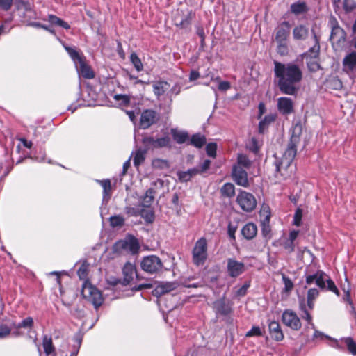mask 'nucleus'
<instances>
[{"label":"nucleus","instance_id":"f257e3e1","mask_svg":"<svg viewBox=\"0 0 356 356\" xmlns=\"http://www.w3.org/2000/svg\"><path fill=\"white\" fill-rule=\"evenodd\" d=\"M275 81L280 91L284 95H296L303 78L300 67L294 63H283L274 60Z\"/></svg>","mask_w":356,"mask_h":356},{"label":"nucleus","instance_id":"f03ea898","mask_svg":"<svg viewBox=\"0 0 356 356\" xmlns=\"http://www.w3.org/2000/svg\"><path fill=\"white\" fill-rule=\"evenodd\" d=\"M331 28L330 40L335 51L341 49L346 42V32L339 26L335 17H331L329 20Z\"/></svg>","mask_w":356,"mask_h":356},{"label":"nucleus","instance_id":"7ed1b4c3","mask_svg":"<svg viewBox=\"0 0 356 356\" xmlns=\"http://www.w3.org/2000/svg\"><path fill=\"white\" fill-rule=\"evenodd\" d=\"M81 294L84 298L91 302L96 309L101 306L103 302L101 292L88 282L83 283Z\"/></svg>","mask_w":356,"mask_h":356},{"label":"nucleus","instance_id":"20e7f679","mask_svg":"<svg viewBox=\"0 0 356 356\" xmlns=\"http://www.w3.org/2000/svg\"><path fill=\"white\" fill-rule=\"evenodd\" d=\"M207 257V242L205 238L202 237L197 240L193 250V261L197 265H202Z\"/></svg>","mask_w":356,"mask_h":356},{"label":"nucleus","instance_id":"39448f33","mask_svg":"<svg viewBox=\"0 0 356 356\" xmlns=\"http://www.w3.org/2000/svg\"><path fill=\"white\" fill-rule=\"evenodd\" d=\"M142 269L150 274L156 273L163 268V263L159 257L155 255L145 257L140 264Z\"/></svg>","mask_w":356,"mask_h":356},{"label":"nucleus","instance_id":"423d86ee","mask_svg":"<svg viewBox=\"0 0 356 356\" xmlns=\"http://www.w3.org/2000/svg\"><path fill=\"white\" fill-rule=\"evenodd\" d=\"M236 202L241 209L245 212L252 211L257 206V200L254 196L245 191H241L238 193Z\"/></svg>","mask_w":356,"mask_h":356},{"label":"nucleus","instance_id":"0eeeda50","mask_svg":"<svg viewBox=\"0 0 356 356\" xmlns=\"http://www.w3.org/2000/svg\"><path fill=\"white\" fill-rule=\"evenodd\" d=\"M282 320L285 325L293 330L298 331L302 327L300 318L292 310L286 309L284 311L282 315Z\"/></svg>","mask_w":356,"mask_h":356},{"label":"nucleus","instance_id":"6e6552de","mask_svg":"<svg viewBox=\"0 0 356 356\" xmlns=\"http://www.w3.org/2000/svg\"><path fill=\"white\" fill-rule=\"evenodd\" d=\"M245 271V266L243 262L238 261L234 258L227 259V273L230 277H238Z\"/></svg>","mask_w":356,"mask_h":356},{"label":"nucleus","instance_id":"1a4fd4ad","mask_svg":"<svg viewBox=\"0 0 356 356\" xmlns=\"http://www.w3.org/2000/svg\"><path fill=\"white\" fill-rule=\"evenodd\" d=\"M159 119V115L154 110L146 109L141 113L140 118V126L142 129H146L155 124Z\"/></svg>","mask_w":356,"mask_h":356},{"label":"nucleus","instance_id":"9d476101","mask_svg":"<svg viewBox=\"0 0 356 356\" xmlns=\"http://www.w3.org/2000/svg\"><path fill=\"white\" fill-rule=\"evenodd\" d=\"M135 273V266L129 262L127 263L122 268V273L124 276L123 280H121L116 279L113 282V284L115 286H117L119 284H122L123 286L128 285L133 280Z\"/></svg>","mask_w":356,"mask_h":356},{"label":"nucleus","instance_id":"9b49d317","mask_svg":"<svg viewBox=\"0 0 356 356\" xmlns=\"http://www.w3.org/2000/svg\"><path fill=\"white\" fill-rule=\"evenodd\" d=\"M342 70L348 74L356 72V51L348 52L342 61Z\"/></svg>","mask_w":356,"mask_h":356},{"label":"nucleus","instance_id":"f8f14e48","mask_svg":"<svg viewBox=\"0 0 356 356\" xmlns=\"http://www.w3.org/2000/svg\"><path fill=\"white\" fill-rule=\"evenodd\" d=\"M327 275L321 271L318 270L313 275H309L306 277V284L311 285L315 283L320 289H324L326 287L325 280Z\"/></svg>","mask_w":356,"mask_h":356},{"label":"nucleus","instance_id":"ddd939ff","mask_svg":"<svg viewBox=\"0 0 356 356\" xmlns=\"http://www.w3.org/2000/svg\"><path fill=\"white\" fill-rule=\"evenodd\" d=\"M213 310L217 314L227 316L232 312V305L229 301L220 298L213 302Z\"/></svg>","mask_w":356,"mask_h":356},{"label":"nucleus","instance_id":"4468645a","mask_svg":"<svg viewBox=\"0 0 356 356\" xmlns=\"http://www.w3.org/2000/svg\"><path fill=\"white\" fill-rule=\"evenodd\" d=\"M277 109L283 115L293 112V102L291 98L282 97L277 99Z\"/></svg>","mask_w":356,"mask_h":356},{"label":"nucleus","instance_id":"2eb2a0df","mask_svg":"<svg viewBox=\"0 0 356 356\" xmlns=\"http://www.w3.org/2000/svg\"><path fill=\"white\" fill-rule=\"evenodd\" d=\"M290 33V24L283 22L276 29L275 41L284 42L288 40Z\"/></svg>","mask_w":356,"mask_h":356},{"label":"nucleus","instance_id":"dca6fc26","mask_svg":"<svg viewBox=\"0 0 356 356\" xmlns=\"http://www.w3.org/2000/svg\"><path fill=\"white\" fill-rule=\"evenodd\" d=\"M177 286L175 282H162L158 284L153 291L154 296L160 297L165 293L175 290Z\"/></svg>","mask_w":356,"mask_h":356},{"label":"nucleus","instance_id":"f3484780","mask_svg":"<svg viewBox=\"0 0 356 356\" xmlns=\"http://www.w3.org/2000/svg\"><path fill=\"white\" fill-rule=\"evenodd\" d=\"M268 330L270 337L274 340L280 341L284 339V334L278 322L275 321H270L268 323Z\"/></svg>","mask_w":356,"mask_h":356},{"label":"nucleus","instance_id":"a211bd4d","mask_svg":"<svg viewBox=\"0 0 356 356\" xmlns=\"http://www.w3.org/2000/svg\"><path fill=\"white\" fill-rule=\"evenodd\" d=\"M297 145H298V143L289 141L287 148L285 150V152L283 154V156L282 158V159H284L283 164L284 165H287V163H289V162H293V161L296 155V153H297V149H296Z\"/></svg>","mask_w":356,"mask_h":356},{"label":"nucleus","instance_id":"6ab92c4d","mask_svg":"<svg viewBox=\"0 0 356 356\" xmlns=\"http://www.w3.org/2000/svg\"><path fill=\"white\" fill-rule=\"evenodd\" d=\"M284 159H281L280 161L275 162L276 171L280 172V175L282 177H290L292 173L294 166L292 165V162H289L287 165L283 164Z\"/></svg>","mask_w":356,"mask_h":356},{"label":"nucleus","instance_id":"aec40b11","mask_svg":"<svg viewBox=\"0 0 356 356\" xmlns=\"http://www.w3.org/2000/svg\"><path fill=\"white\" fill-rule=\"evenodd\" d=\"M76 67L79 75L82 76L85 79H90L95 76L91 67L86 64L83 60L80 61L79 63H76Z\"/></svg>","mask_w":356,"mask_h":356},{"label":"nucleus","instance_id":"412c9836","mask_svg":"<svg viewBox=\"0 0 356 356\" xmlns=\"http://www.w3.org/2000/svg\"><path fill=\"white\" fill-rule=\"evenodd\" d=\"M257 233V227L253 222H248L243 226L241 229V234L243 237L248 240L254 238Z\"/></svg>","mask_w":356,"mask_h":356},{"label":"nucleus","instance_id":"4be33fe9","mask_svg":"<svg viewBox=\"0 0 356 356\" xmlns=\"http://www.w3.org/2000/svg\"><path fill=\"white\" fill-rule=\"evenodd\" d=\"M117 246H120L123 249L129 250L132 253H136L139 249V245L137 240L135 238H131L128 241H121L117 243Z\"/></svg>","mask_w":356,"mask_h":356},{"label":"nucleus","instance_id":"5701e85b","mask_svg":"<svg viewBox=\"0 0 356 356\" xmlns=\"http://www.w3.org/2000/svg\"><path fill=\"white\" fill-rule=\"evenodd\" d=\"M308 35V28L302 24L296 26L293 30V37L296 40H305Z\"/></svg>","mask_w":356,"mask_h":356},{"label":"nucleus","instance_id":"b1692460","mask_svg":"<svg viewBox=\"0 0 356 356\" xmlns=\"http://www.w3.org/2000/svg\"><path fill=\"white\" fill-rule=\"evenodd\" d=\"M145 143L152 145L154 147H164L170 145V139L168 136L154 139L152 137L144 140Z\"/></svg>","mask_w":356,"mask_h":356},{"label":"nucleus","instance_id":"393cba45","mask_svg":"<svg viewBox=\"0 0 356 356\" xmlns=\"http://www.w3.org/2000/svg\"><path fill=\"white\" fill-rule=\"evenodd\" d=\"M42 346L44 351L47 356H55V347L53 345L52 339L48 335H44L42 338Z\"/></svg>","mask_w":356,"mask_h":356},{"label":"nucleus","instance_id":"a878e982","mask_svg":"<svg viewBox=\"0 0 356 356\" xmlns=\"http://www.w3.org/2000/svg\"><path fill=\"white\" fill-rule=\"evenodd\" d=\"M193 19L192 11H188L186 15H184L181 20L175 18V26L180 29H187L190 27Z\"/></svg>","mask_w":356,"mask_h":356},{"label":"nucleus","instance_id":"bb28decb","mask_svg":"<svg viewBox=\"0 0 356 356\" xmlns=\"http://www.w3.org/2000/svg\"><path fill=\"white\" fill-rule=\"evenodd\" d=\"M309 8L307 3L304 1H297L292 3L290 6L291 12L295 15L306 13Z\"/></svg>","mask_w":356,"mask_h":356},{"label":"nucleus","instance_id":"cd10ccee","mask_svg":"<svg viewBox=\"0 0 356 356\" xmlns=\"http://www.w3.org/2000/svg\"><path fill=\"white\" fill-rule=\"evenodd\" d=\"M103 188V201L108 202L111 195V184L110 179H97Z\"/></svg>","mask_w":356,"mask_h":356},{"label":"nucleus","instance_id":"c85d7f7f","mask_svg":"<svg viewBox=\"0 0 356 356\" xmlns=\"http://www.w3.org/2000/svg\"><path fill=\"white\" fill-rule=\"evenodd\" d=\"M156 190L154 188H149L145 193V195L142 197L140 204L145 207H151V204L154 199Z\"/></svg>","mask_w":356,"mask_h":356},{"label":"nucleus","instance_id":"c756f323","mask_svg":"<svg viewBox=\"0 0 356 356\" xmlns=\"http://www.w3.org/2000/svg\"><path fill=\"white\" fill-rule=\"evenodd\" d=\"M139 216L148 223L152 222L154 220V213L151 207H145L140 205Z\"/></svg>","mask_w":356,"mask_h":356},{"label":"nucleus","instance_id":"7c9ffc66","mask_svg":"<svg viewBox=\"0 0 356 356\" xmlns=\"http://www.w3.org/2000/svg\"><path fill=\"white\" fill-rule=\"evenodd\" d=\"M171 134L174 140L178 144L184 143L188 138V134L187 132L179 131L176 129H171Z\"/></svg>","mask_w":356,"mask_h":356},{"label":"nucleus","instance_id":"2f4dec72","mask_svg":"<svg viewBox=\"0 0 356 356\" xmlns=\"http://www.w3.org/2000/svg\"><path fill=\"white\" fill-rule=\"evenodd\" d=\"M259 216L261 225H270L271 213L268 206H262L259 212Z\"/></svg>","mask_w":356,"mask_h":356},{"label":"nucleus","instance_id":"473e14b6","mask_svg":"<svg viewBox=\"0 0 356 356\" xmlns=\"http://www.w3.org/2000/svg\"><path fill=\"white\" fill-rule=\"evenodd\" d=\"M302 131V127L300 123H296L291 129V136L290 141L299 144L300 141V135Z\"/></svg>","mask_w":356,"mask_h":356},{"label":"nucleus","instance_id":"72a5a7b5","mask_svg":"<svg viewBox=\"0 0 356 356\" xmlns=\"http://www.w3.org/2000/svg\"><path fill=\"white\" fill-rule=\"evenodd\" d=\"M319 291L317 289L312 288L309 289L307 296V305L309 309L312 310L314 306V300L318 296Z\"/></svg>","mask_w":356,"mask_h":356},{"label":"nucleus","instance_id":"f704fd0d","mask_svg":"<svg viewBox=\"0 0 356 356\" xmlns=\"http://www.w3.org/2000/svg\"><path fill=\"white\" fill-rule=\"evenodd\" d=\"M147 151L145 149H138L134 153L132 154L134 156V165L138 168L142 164L145 159V154Z\"/></svg>","mask_w":356,"mask_h":356},{"label":"nucleus","instance_id":"c9c22d12","mask_svg":"<svg viewBox=\"0 0 356 356\" xmlns=\"http://www.w3.org/2000/svg\"><path fill=\"white\" fill-rule=\"evenodd\" d=\"M275 120V115L273 114H270L266 115L263 120H261L259 123V131L260 134H263L266 129L269 126V124L273 122Z\"/></svg>","mask_w":356,"mask_h":356},{"label":"nucleus","instance_id":"e433bc0d","mask_svg":"<svg viewBox=\"0 0 356 356\" xmlns=\"http://www.w3.org/2000/svg\"><path fill=\"white\" fill-rule=\"evenodd\" d=\"M248 170L237 164H234L232 168V178H248Z\"/></svg>","mask_w":356,"mask_h":356},{"label":"nucleus","instance_id":"4c0bfd02","mask_svg":"<svg viewBox=\"0 0 356 356\" xmlns=\"http://www.w3.org/2000/svg\"><path fill=\"white\" fill-rule=\"evenodd\" d=\"M307 305H306L305 299L302 298V299L300 300L299 307L302 313L301 314V316H302V319H305V321H307V322L308 323H311V321H312V316L309 314L308 309H307Z\"/></svg>","mask_w":356,"mask_h":356},{"label":"nucleus","instance_id":"58836bf2","mask_svg":"<svg viewBox=\"0 0 356 356\" xmlns=\"http://www.w3.org/2000/svg\"><path fill=\"white\" fill-rule=\"evenodd\" d=\"M206 143V138L200 134H194L192 136L190 144L197 148H201Z\"/></svg>","mask_w":356,"mask_h":356},{"label":"nucleus","instance_id":"ea45409f","mask_svg":"<svg viewBox=\"0 0 356 356\" xmlns=\"http://www.w3.org/2000/svg\"><path fill=\"white\" fill-rule=\"evenodd\" d=\"M236 164L239 166H242L248 170L252 165V161L245 154H239L237 156V162Z\"/></svg>","mask_w":356,"mask_h":356},{"label":"nucleus","instance_id":"a19ab883","mask_svg":"<svg viewBox=\"0 0 356 356\" xmlns=\"http://www.w3.org/2000/svg\"><path fill=\"white\" fill-rule=\"evenodd\" d=\"M277 43V52L280 56H286L289 53V40L284 42L275 41Z\"/></svg>","mask_w":356,"mask_h":356},{"label":"nucleus","instance_id":"79ce46f5","mask_svg":"<svg viewBox=\"0 0 356 356\" xmlns=\"http://www.w3.org/2000/svg\"><path fill=\"white\" fill-rule=\"evenodd\" d=\"M168 83L165 81H160L153 86V91L156 96L158 97L164 94Z\"/></svg>","mask_w":356,"mask_h":356},{"label":"nucleus","instance_id":"37998d69","mask_svg":"<svg viewBox=\"0 0 356 356\" xmlns=\"http://www.w3.org/2000/svg\"><path fill=\"white\" fill-rule=\"evenodd\" d=\"M210 164H211V161L208 159H206L204 161L202 164L200 165V169H197V168L190 169L187 171V174L190 176L197 175L200 171L202 172L206 171L209 168Z\"/></svg>","mask_w":356,"mask_h":356},{"label":"nucleus","instance_id":"c03bdc74","mask_svg":"<svg viewBox=\"0 0 356 356\" xmlns=\"http://www.w3.org/2000/svg\"><path fill=\"white\" fill-rule=\"evenodd\" d=\"M221 193L223 196L231 197L235 194L234 186L231 183H226L221 188Z\"/></svg>","mask_w":356,"mask_h":356},{"label":"nucleus","instance_id":"a18cd8bd","mask_svg":"<svg viewBox=\"0 0 356 356\" xmlns=\"http://www.w3.org/2000/svg\"><path fill=\"white\" fill-rule=\"evenodd\" d=\"M312 32L314 34V38L316 43L312 47H311L309 49V51L307 54H308L311 58H316V57H318V54H319L320 46H319V42H318V39L317 36L316 35L314 31Z\"/></svg>","mask_w":356,"mask_h":356},{"label":"nucleus","instance_id":"49530a36","mask_svg":"<svg viewBox=\"0 0 356 356\" xmlns=\"http://www.w3.org/2000/svg\"><path fill=\"white\" fill-rule=\"evenodd\" d=\"M341 341L346 345L347 348L351 354L356 355V343L351 337L341 339Z\"/></svg>","mask_w":356,"mask_h":356},{"label":"nucleus","instance_id":"de8ad7c7","mask_svg":"<svg viewBox=\"0 0 356 356\" xmlns=\"http://www.w3.org/2000/svg\"><path fill=\"white\" fill-rule=\"evenodd\" d=\"M281 245L284 248V249L288 253H291L295 250V243L289 240L286 237H283L280 238Z\"/></svg>","mask_w":356,"mask_h":356},{"label":"nucleus","instance_id":"09e8293b","mask_svg":"<svg viewBox=\"0 0 356 356\" xmlns=\"http://www.w3.org/2000/svg\"><path fill=\"white\" fill-rule=\"evenodd\" d=\"M130 60L133 65L134 66L135 69L138 72H140L143 69V65L141 62V60L140 58L137 56L136 53H132L130 56Z\"/></svg>","mask_w":356,"mask_h":356},{"label":"nucleus","instance_id":"8fccbe9b","mask_svg":"<svg viewBox=\"0 0 356 356\" xmlns=\"http://www.w3.org/2000/svg\"><path fill=\"white\" fill-rule=\"evenodd\" d=\"M65 49L76 65L83 60L74 48L65 46Z\"/></svg>","mask_w":356,"mask_h":356},{"label":"nucleus","instance_id":"3c124183","mask_svg":"<svg viewBox=\"0 0 356 356\" xmlns=\"http://www.w3.org/2000/svg\"><path fill=\"white\" fill-rule=\"evenodd\" d=\"M343 8L346 13H349L356 8V1L355 0H343Z\"/></svg>","mask_w":356,"mask_h":356},{"label":"nucleus","instance_id":"603ef678","mask_svg":"<svg viewBox=\"0 0 356 356\" xmlns=\"http://www.w3.org/2000/svg\"><path fill=\"white\" fill-rule=\"evenodd\" d=\"M140 204H139L138 205H137L136 207H130V206H127L125 208H124V211L125 213L129 216H135V217H137V216H139V214H140Z\"/></svg>","mask_w":356,"mask_h":356},{"label":"nucleus","instance_id":"864d4df0","mask_svg":"<svg viewBox=\"0 0 356 356\" xmlns=\"http://www.w3.org/2000/svg\"><path fill=\"white\" fill-rule=\"evenodd\" d=\"M88 266L89 265L87 262H83L77 270V274L81 280H86L87 278Z\"/></svg>","mask_w":356,"mask_h":356},{"label":"nucleus","instance_id":"5fc2aeb1","mask_svg":"<svg viewBox=\"0 0 356 356\" xmlns=\"http://www.w3.org/2000/svg\"><path fill=\"white\" fill-rule=\"evenodd\" d=\"M33 325V319L31 317H27L22 320L17 325H15L16 328H31Z\"/></svg>","mask_w":356,"mask_h":356},{"label":"nucleus","instance_id":"6e6d98bb","mask_svg":"<svg viewBox=\"0 0 356 356\" xmlns=\"http://www.w3.org/2000/svg\"><path fill=\"white\" fill-rule=\"evenodd\" d=\"M111 225L113 227L122 226L124 223V219L121 216H114L110 218Z\"/></svg>","mask_w":356,"mask_h":356},{"label":"nucleus","instance_id":"4d7b16f0","mask_svg":"<svg viewBox=\"0 0 356 356\" xmlns=\"http://www.w3.org/2000/svg\"><path fill=\"white\" fill-rule=\"evenodd\" d=\"M217 145L215 143H208L206 146V152L208 156L215 157L216 155Z\"/></svg>","mask_w":356,"mask_h":356},{"label":"nucleus","instance_id":"13d9d810","mask_svg":"<svg viewBox=\"0 0 356 356\" xmlns=\"http://www.w3.org/2000/svg\"><path fill=\"white\" fill-rule=\"evenodd\" d=\"M195 31H196L197 35L200 38L201 46L204 47L205 44V33H204V28L201 25H196Z\"/></svg>","mask_w":356,"mask_h":356},{"label":"nucleus","instance_id":"bf43d9fd","mask_svg":"<svg viewBox=\"0 0 356 356\" xmlns=\"http://www.w3.org/2000/svg\"><path fill=\"white\" fill-rule=\"evenodd\" d=\"M152 165L154 168H168L169 167L168 161L161 159H154L152 161Z\"/></svg>","mask_w":356,"mask_h":356},{"label":"nucleus","instance_id":"052dcab7","mask_svg":"<svg viewBox=\"0 0 356 356\" xmlns=\"http://www.w3.org/2000/svg\"><path fill=\"white\" fill-rule=\"evenodd\" d=\"M282 280L284 284V291L286 292H290L293 288V282L285 275H282Z\"/></svg>","mask_w":356,"mask_h":356},{"label":"nucleus","instance_id":"680f3d73","mask_svg":"<svg viewBox=\"0 0 356 356\" xmlns=\"http://www.w3.org/2000/svg\"><path fill=\"white\" fill-rule=\"evenodd\" d=\"M325 282H327V286L325 288H327L329 291H332L339 296V292L338 289L335 286L334 282L332 280H330L327 275L326 277Z\"/></svg>","mask_w":356,"mask_h":356},{"label":"nucleus","instance_id":"e2e57ef3","mask_svg":"<svg viewBox=\"0 0 356 356\" xmlns=\"http://www.w3.org/2000/svg\"><path fill=\"white\" fill-rule=\"evenodd\" d=\"M262 332L259 327L258 326H253L250 330H249L246 334V337H252L254 336H261Z\"/></svg>","mask_w":356,"mask_h":356},{"label":"nucleus","instance_id":"0e129e2a","mask_svg":"<svg viewBox=\"0 0 356 356\" xmlns=\"http://www.w3.org/2000/svg\"><path fill=\"white\" fill-rule=\"evenodd\" d=\"M261 234L268 241L271 238V228L270 225H261Z\"/></svg>","mask_w":356,"mask_h":356},{"label":"nucleus","instance_id":"69168bd1","mask_svg":"<svg viewBox=\"0 0 356 356\" xmlns=\"http://www.w3.org/2000/svg\"><path fill=\"white\" fill-rule=\"evenodd\" d=\"M14 0H0V8L3 10H9L13 4Z\"/></svg>","mask_w":356,"mask_h":356},{"label":"nucleus","instance_id":"338daca9","mask_svg":"<svg viewBox=\"0 0 356 356\" xmlns=\"http://www.w3.org/2000/svg\"><path fill=\"white\" fill-rule=\"evenodd\" d=\"M302 212L300 209H297L293 216V224L300 226L302 220Z\"/></svg>","mask_w":356,"mask_h":356},{"label":"nucleus","instance_id":"774afa93","mask_svg":"<svg viewBox=\"0 0 356 356\" xmlns=\"http://www.w3.org/2000/svg\"><path fill=\"white\" fill-rule=\"evenodd\" d=\"M11 332V329L6 325H0V338L3 339L8 337Z\"/></svg>","mask_w":356,"mask_h":356}]
</instances>
